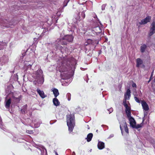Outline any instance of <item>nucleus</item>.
Here are the masks:
<instances>
[{
    "label": "nucleus",
    "instance_id": "nucleus-1",
    "mask_svg": "<svg viewBox=\"0 0 155 155\" xmlns=\"http://www.w3.org/2000/svg\"><path fill=\"white\" fill-rule=\"evenodd\" d=\"M70 62L69 60L66 58L63 57L61 58L58 62L57 69L61 73V76L63 79L67 77L66 72Z\"/></svg>",
    "mask_w": 155,
    "mask_h": 155
},
{
    "label": "nucleus",
    "instance_id": "nucleus-2",
    "mask_svg": "<svg viewBox=\"0 0 155 155\" xmlns=\"http://www.w3.org/2000/svg\"><path fill=\"white\" fill-rule=\"evenodd\" d=\"M74 37L72 35H65L62 39H58V41H55V43H57L58 45H56L57 48L61 50V52L63 53L64 51L67 53L68 51V49L66 47H62L59 45H66L67 44V41L68 42H72L73 39Z\"/></svg>",
    "mask_w": 155,
    "mask_h": 155
},
{
    "label": "nucleus",
    "instance_id": "nucleus-3",
    "mask_svg": "<svg viewBox=\"0 0 155 155\" xmlns=\"http://www.w3.org/2000/svg\"><path fill=\"white\" fill-rule=\"evenodd\" d=\"M67 124L69 131L72 132L75 126L74 117V115L70 114L67 115Z\"/></svg>",
    "mask_w": 155,
    "mask_h": 155
},
{
    "label": "nucleus",
    "instance_id": "nucleus-4",
    "mask_svg": "<svg viewBox=\"0 0 155 155\" xmlns=\"http://www.w3.org/2000/svg\"><path fill=\"white\" fill-rule=\"evenodd\" d=\"M34 78L38 80V84H42L44 81L43 71L41 69L38 70L33 73Z\"/></svg>",
    "mask_w": 155,
    "mask_h": 155
},
{
    "label": "nucleus",
    "instance_id": "nucleus-5",
    "mask_svg": "<svg viewBox=\"0 0 155 155\" xmlns=\"http://www.w3.org/2000/svg\"><path fill=\"white\" fill-rule=\"evenodd\" d=\"M94 18L95 20V22H94L92 26V28L95 31L97 35L98 34H99L101 32V30L100 27L99 26V23L101 25V23L96 15L94 17Z\"/></svg>",
    "mask_w": 155,
    "mask_h": 155
},
{
    "label": "nucleus",
    "instance_id": "nucleus-6",
    "mask_svg": "<svg viewBox=\"0 0 155 155\" xmlns=\"http://www.w3.org/2000/svg\"><path fill=\"white\" fill-rule=\"evenodd\" d=\"M84 9V8H82V9L80 10L79 12L75 15V18L77 20L80 21L84 18L85 16V10H84L82 12V10Z\"/></svg>",
    "mask_w": 155,
    "mask_h": 155
},
{
    "label": "nucleus",
    "instance_id": "nucleus-7",
    "mask_svg": "<svg viewBox=\"0 0 155 155\" xmlns=\"http://www.w3.org/2000/svg\"><path fill=\"white\" fill-rule=\"evenodd\" d=\"M24 71H25L28 69L31 68V66L33 64V62L26 59V60L24 62Z\"/></svg>",
    "mask_w": 155,
    "mask_h": 155
},
{
    "label": "nucleus",
    "instance_id": "nucleus-8",
    "mask_svg": "<svg viewBox=\"0 0 155 155\" xmlns=\"http://www.w3.org/2000/svg\"><path fill=\"white\" fill-rule=\"evenodd\" d=\"M151 17L150 16H147L144 19L141 20L139 23L140 25H145L148 22L150 21L151 20Z\"/></svg>",
    "mask_w": 155,
    "mask_h": 155
},
{
    "label": "nucleus",
    "instance_id": "nucleus-9",
    "mask_svg": "<svg viewBox=\"0 0 155 155\" xmlns=\"http://www.w3.org/2000/svg\"><path fill=\"white\" fill-rule=\"evenodd\" d=\"M155 33V21H153L151 24L149 35L151 36Z\"/></svg>",
    "mask_w": 155,
    "mask_h": 155
},
{
    "label": "nucleus",
    "instance_id": "nucleus-10",
    "mask_svg": "<svg viewBox=\"0 0 155 155\" xmlns=\"http://www.w3.org/2000/svg\"><path fill=\"white\" fill-rule=\"evenodd\" d=\"M136 67L138 68H144L145 66L143 64V60L140 58H138L136 59Z\"/></svg>",
    "mask_w": 155,
    "mask_h": 155
},
{
    "label": "nucleus",
    "instance_id": "nucleus-11",
    "mask_svg": "<svg viewBox=\"0 0 155 155\" xmlns=\"http://www.w3.org/2000/svg\"><path fill=\"white\" fill-rule=\"evenodd\" d=\"M141 104L143 109L145 111H147L149 110V107L146 102L144 101H141Z\"/></svg>",
    "mask_w": 155,
    "mask_h": 155
},
{
    "label": "nucleus",
    "instance_id": "nucleus-12",
    "mask_svg": "<svg viewBox=\"0 0 155 155\" xmlns=\"http://www.w3.org/2000/svg\"><path fill=\"white\" fill-rule=\"evenodd\" d=\"M131 91L129 89H128L127 91L124 94V98L127 100H129L130 97Z\"/></svg>",
    "mask_w": 155,
    "mask_h": 155
},
{
    "label": "nucleus",
    "instance_id": "nucleus-13",
    "mask_svg": "<svg viewBox=\"0 0 155 155\" xmlns=\"http://www.w3.org/2000/svg\"><path fill=\"white\" fill-rule=\"evenodd\" d=\"M37 91L42 98H44L46 97V95L45 94L43 91H41L38 89H37Z\"/></svg>",
    "mask_w": 155,
    "mask_h": 155
},
{
    "label": "nucleus",
    "instance_id": "nucleus-14",
    "mask_svg": "<svg viewBox=\"0 0 155 155\" xmlns=\"http://www.w3.org/2000/svg\"><path fill=\"white\" fill-rule=\"evenodd\" d=\"M51 91L53 92L55 97H57L59 95V93L58 90L57 89L53 88L51 89Z\"/></svg>",
    "mask_w": 155,
    "mask_h": 155
},
{
    "label": "nucleus",
    "instance_id": "nucleus-15",
    "mask_svg": "<svg viewBox=\"0 0 155 155\" xmlns=\"http://www.w3.org/2000/svg\"><path fill=\"white\" fill-rule=\"evenodd\" d=\"M128 118L130 121V125L133 128L134 127V125L136 124V122L134 118L132 117Z\"/></svg>",
    "mask_w": 155,
    "mask_h": 155
},
{
    "label": "nucleus",
    "instance_id": "nucleus-16",
    "mask_svg": "<svg viewBox=\"0 0 155 155\" xmlns=\"http://www.w3.org/2000/svg\"><path fill=\"white\" fill-rule=\"evenodd\" d=\"M27 105L25 104L23 106L21 110V113L22 114H25L27 112Z\"/></svg>",
    "mask_w": 155,
    "mask_h": 155
},
{
    "label": "nucleus",
    "instance_id": "nucleus-17",
    "mask_svg": "<svg viewBox=\"0 0 155 155\" xmlns=\"http://www.w3.org/2000/svg\"><path fill=\"white\" fill-rule=\"evenodd\" d=\"M98 148L100 150H102L104 147V143L102 142L98 141L97 144Z\"/></svg>",
    "mask_w": 155,
    "mask_h": 155
},
{
    "label": "nucleus",
    "instance_id": "nucleus-18",
    "mask_svg": "<svg viewBox=\"0 0 155 155\" xmlns=\"http://www.w3.org/2000/svg\"><path fill=\"white\" fill-rule=\"evenodd\" d=\"M93 136V134L92 133H89L87 134V137L85 138V139L87 140V142H89L91 140Z\"/></svg>",
    "mask_w": 155,
    "mask_h": 155
},
{
    "label": "nucleus",
    "instance_id": "nucleus-19",
    "mask_svg": "<svg viewBox=\"0 0 155 155\" xmlns=\"http://www.w3.org/2000/svg\"><path fill=\"white\" fill-rule=\"evenodd\" d=\"M53 102L54 104L56 106H59L60 104L59 101L58 99L56 98V97H55L53 99Z\"/></svg>",
    "mask_w": 155,
    "mask_h": 155
},
{
    "label": "nucleus",
    "instance_id": "nucleus-20",
    "mask_svg": "<svg viewBox=\"0 0 155 155\" xmlns=\"http://www.w3.org/2000/svg\"><path fill=\"white\" fill-rule=\"evenodd\" d=\"M8 22V21L6 19L3 20L2 18H0V25H4L5 26H7L6 24Z\"/></svg>",
    "mask_w": 155,
    "mask_h": 155
},
{
    "label": "nucleus",
    "instance_id": "nucleus-21",
    "mask_svg": "<svg viewBox=\"0 0 155 155\" xmlns=\"http://www.w3.org/2000/svg\"><path fill=\"white\" fill-rule=\"evenodd\" d=\"M41 151V155H47V150L44 148H41L39 149Z\"/></svg>",
    "mask_w": 155,
    "mask_h": 155
},
{
    "label": "nucleus",
    "instance_id": "nucleus-22",
    "mask_svg": "<svg viewBox=\"0 0 155 155\" xmlns=\"http://www.w3.org/2000/svg\"><path fill=\"white\" fill-rule=\"evenodd\" d=\"M11 98H9L7 101H6L5 107L7 108H8L9 107L10 104L11 103Z\"/></svg>",
    "mask_w": 155,
    "mask_h": 155
},
{
    "label": "nucleus",
    "instance_id": "nucleus-23",
    "mask_svg": "<svg viewBox=\"0 0 155 155\" xmlns=\"http://www.w3.org/2000/svg\"><path fill=\"white\" fill-rule=\"evenodd\" d=\"M147 46L145 44L142 45L140 48V51L142 53H143L147 48Z\"/></svg>",
    "mask_w": 155,
    "mask_h": 155
},
{
    "label": "nucleus",
    "instance_id": "nucleus-24",
    "mask_svg": "<svg viewBox=\"0 0 155 155\" xmlns=\"http://www.w3.org/2000/svg\"><path fill=\"white\" fill-rule=\"evenodd\" d=\"M95 31H94L93 29L89 31V32H88V33H89V35H91L93 36H94L95 35H97L96 33L95 32Z\"/></svg>",
    "mask_w": 155,
    "mask_h": 155
},
{
    "label": "nucleus",
    "instance_id": "nucleus-25",
    "mask_svg": "<svg viewBox=\"0 0 155 155\" xmlns=\"http://www.w3.org/2000/svg\"><path fill=\"white\" fill-rule=\"evenodd\" d=\"M144 121V120H143L142 123H141L140 124H138L136 125V124L134 125V127H133V128H135L136 129L142 127L143 126V123Z\"/></svg>",
    "mask_w": 155,
    "mask_h": 155
},
{
    "label": "nucleus",
    "instance_id": "nucleus-26",
    "mask_svg": "<svg viewBox=\"0 0 155 155\" xmlns=\"http://www.w3.org/2000/svg\"><path fill=\"white\" fill-rule=\"evenodd\" d=\"M123 125L124 126V130H125V132L127 133H129L128 129L127 128V124L126 122H124V124Z\"/></svg>",
    "mask_w": 155,
    "mask_h": 155
},
{
    "label": "nucleus",
    "instance_id": "nucleus-27",
    "mask_svg": "<svg viewBox=\"0 0 155 155\" xmlns=\"http://www.w3.org/2000/svg\"><path fill=\"white\" fill-rule=\"evenodd\" d=\"M6 43L5 42H1L0 43V50L3 49L4 46L6 45Z\"/></svg>",
    "mask_w": 155,
    "mask_h": 155
},
{
    "label": "nucleus",
    "instance_id": "nucleus-28",
    "mask_svg": "<svg viewBox=\"0 0 155 155\" xmlns=\"http://www.w3.org/2000/svg\"><path fill=\"white\" fill-rule=\"evenodd\" d=\"M125 112H126V113L127 114V117L128 118H129L131 117H132L131 116V113L130 110L125 111Z\"/></svg>",
    "mask_w": 155,
    "mask_h": 155
},
{
    "label": "nucleus",
    "instance_id": "nucleus-29",
    "mask_svg": "<svg viewBox=\"0 0 155 155\" xmlns=\"http://www.w3.org/2000/svg\"><path fill=\"white\" fill-rule=\"evenodd\" d=\"M41 123V122H38V123H34V127L35 128H38L39 127L40 124Z\"/></svg>",
    "mask_w": 155,
    "mask_h": 155
},
{
    "label": "nucleus",
    "instance_id": "nucleus-30",
    "mask_svg": "<svg viewBox=\"0 0 155 155\" xmlns=\"http://www.w3.org/2000/svg\"><path fill=\"white\" fill-rule=\"evenodd\" d=\"M66 97L68 98V101L71 100V94L70 93H68L66 94Z\"/></svg>",
    "mask_w": 155,
    "mask_h": 155
},
{
    "label": "nucleus",
    "instance_id": "nucleus-31",
    "mask_svg": "<svg viewBox=\"0 0 155 155\" xmlns=\"http://www.w3.org/2000/svg\"><path fill=\"white\" fill-rule=\"evenodd\" d=\"M0 128L3 130H5V127L2 125V121H0Z\"/></svg>",
    "mask_w": 155,
    "mask_h": 155
},
{
    "label": "nucleus",
    "instance_id": "nucleus-32",
    "mask_svg": "<svg viewBox=\"0 0 155 155\" xmlns=\"http://www.w3.org/2000/svg\"><path fill=\"white\" fill-rule=\"evenodd\" d=\"M126 100L127 99L124 98L123 100V104L125 107H126L128 106Z\"/></svg>",
    "mask_w": 155,
    "mask_h": 155
},
{
    "label": "nucleus",
    "instance_id": "nucleus-33",
    "mask_svg": "<svg viewBox=\"0 0 155 155\" xmlns=\"http://www.w3.org/2000/svg\"><path fill=\"white\" fill-rule=\"evenodd\" d=\"M134 99H135V100L136 101V102H137V103H140V101H141L137 97H134Z\"/></svg>",
    "mask_w": 155,
    "mask_h": 155
},
{
    "label": "nucleus",
    "instance_id": "nucleus-34",
    "mask_svg": "<svg viewBox=\"0 0 155 155\" xmlns=\"http://www.w3.org/2000/svg\"><path fill=\"white\" fill-rule=\"evenodd\" d=\"M87 2V1H85L84 0L83 2H82L81 1H79L78 2V3L80 5H84L85 3Z\"/></svg>",
    "mask_w": 155,
    "mask_h": 155
},
{
    "label": "nucleus",
    "instance_id": "nucleus-35",
    "mask_svg": "<svg viewBox=\"0 0 155 155\" xmlns=\"http://www.w3.org/2000/svg\"><path fill=\"white\" fill-rule=\"evenodd\" d=\"M125 107V111L130 110V107H129L128 106V105L127 106Z\"/></svg>",
    "mask_w": 155,
    "mask_h": 155
},
{
    "label": "nucleus",
    "instance_id": "nucleus-36",
    "mask_svg": "<svg viewBox=\"0 0 155 155\" xmlns=\"http://www.w3.org/2000/svg\"><path fill=\"white\" fill-rule=\"evenodd\" d=\"M68 1L67 0H65L64 2V7L66 6L67 4Z\"/></svg>",
    "mask_w": 155,
    "mask_h": 155
},
{
    "label": "nucleus",
    "instance_id": "nucleus-37",
    "mask_svg": "<svg viewBox=\"0 0 155 155\" xmlns=\"http://www.w3.org/2000/svg\"><path fill=\"white\" fill-rule=\"evenodd\" d=\"M107 110L109 111V114H110L111 112H112L113 110V109L112 108H110L109 109H108Z\"/></svg>",
    "mask_w": 155,
    "mask_h": 155
},
{
    "label": "nucleus",
    "instance_id": "nucleus-38",
    "mask_svg": "<svg viewBox=\"0 0 155 155\" xmlns=\"http://www.w3.org/2000/svg\"><path fill=\"white\" fill-rule=\"evenodd\" d=\"M105 6H106V5L105 4H104L102 5V6H101V9L102 10H104L105 9Z\"/></svg>",
    "mask_w": 155,
    "mask_h": 155
},
{
    "label": "nucleus",
    "instance_id": "nucleus-39",
    "mask_svg": "<svg viewBox=\"0 0 155 155\" xmlns=\"http://www.w3.org/2000/svg\"><path fill=\"white\" fill-rule=\"evenodd\" d=\"M26 132L28 134H31L33 133V131L31 130H27L26 131Z\"/></svg>",
    "mask_w": 155,
    "mask_h": 155
},
{
    "label": "nucleus",
    "instance_id": "nucleus-40",
    "mask_svg": "<svg viewBox=\"0 0 155 155\" xmlns=\"http://www.w3.org/2000/svg\"><path fill=\"white\" fill-rule=\"evenodd\" d=\"M132 86L133 87H135L136 88L137 86L136 84L134 83H133L132 84Z\"/></svg>",
    "mask_w": 155,
    "mask_h": 155
},
{
    "label": "nucleus",
    "instance_id": "nucleus-41",
    "mask_svg": "<svg viewBox=\"0 0 155 155\" xmlns=\"http://www.w3.org/2000/svg\"><path fill=\"white\" fill-rule=\"evenodd\" d=\"M33 83L35 85H36L37 83L38 84V80L37 81H35Z\"/></svg>",
    "mask_w": 155,
    "mask_h": 155
},
{
    "label": "nucleus",
    "instance_id": "nucleus-42",
    "mask_svg": "<svg viewBox=\"0 0 155 155\" xmlns=\"http://www.w3.org/2000/svg\"><path fill=\"white\" fill-rule=\"evenodd\" d=\"M114 136V135L113 134H111L110 135V136L109 137V138H110L112 137H113Z\"/></svg>",
    "mask_w": 155,
    "mask_h": 155
},
{
    "label": "nucleus",
    "instance_id": "nucleus-43",
    "mask_svg": "<svg viewBox=\"0 0 155 155\" xmlns=\"http://www.w3.org/2000/svg\"><path fill=\"white\" fill-rule=\"evenodd\" d=\"M26 53H25L24 52L23 53H22V56L21 57L23 58L24 56L25 55Z\"/></svg>",
    "mask_w": 155,
    "mask_h": 155
},
{
    "label": "nucleus",
    "instance_id": "nucleus-44",
    "mask_svg": "<svg viewBox=\"0 0 155 155\" xmlns=\"http://www.w3.org/2000/svg\"><path fill=\"white\" fill-rule=\"evenodd\" d=\"M122 125H120V129L121 131V133L122 134H123V132H122Z\"/></svg>",
    "mask_w": 155,
    "mask_h": 155
},
{
    "label": "nucleus",
    "instance_id": "nucleus-45",
    "mask_svg": "<svg viewBox=\"0 0 155 155\" xmlns=\"http://www.w3.org/2000/svg\"><path fill=\"white\" fill-rule=\"evenodd\" d=\"M133 95L134 96V97H137V93H136V94L134 93Z\"/></svg>",
    "mask_w": 155,
    "mask_h": 155
},
{
    "label": "nucleus",
    "instance_id": "nucleus-46",
    "mask_svg": "<svg viewBox=\"0 0 155 155\" xmlns=\"http://www.w3.org/2000/svg\"><path fill=\"white\" fill-rule=\"evenodd\" d=\"M71 155H75V153L74 152H73Z\"/></svg>",
    "mask_w": 155,
    "mask_h": 155
},
{
    "label": "nucleus",
    "instance_id": "nucleus-47",
    "mask_svg": "<svg viewBox=\"0 0 155 155\" xmlns=\"http://www.w3.org/2000/svg\"><path fill=\"white\" fill-rule=\"evenodd\" d=\"M151 78H150V79H149V81H148V83H149L150 82V81L151 80Z\"/></svg>",
    "mask_w": 155,
    "mask_h": 155
},
{
    "label": "nucleus",
    "instance_id": "nucleus-48",
    "mask_svg": "<svg viewBox=\"0 0 155 155\" xmlns=\"http://www.w3.org/2000/svg\"><path fill=\"white\" fill-rule=\"evenodd\" d=\"M152 76H153V74H151V77H150V78H151V77H152Z\"/></svg>",
    "mask_w": 155,
    "mask_h": 155
},
{
    "label": "nucleus",
    "instance_id": "nucleus-49",
    "mask_svg": "<svg viewBox=\"0 0 155 155\" xmlns=\"http://www.w3.org/2000/svg\"><path fill=\"white\" fill-rule=\"evenodd\" d=\"M55 154L56 155H58L57 152L55 153Z\"/></svg>",
    "mask_w": 155,
    "mask_h": 155
},
{
    "label": "nucleus",
    "instance_id": "nucleus-50",
    "mask_svg": "<svg viewBox=\"0 0 155 155\" xmlns=\"http://www.w3.org/2000/svg\"><path fill=\"white\" fill-rule=\"evenodd\" d=\"M88 41H90V39H89V40H88Z\"/></svg>",
    "mask_w": 155,
    "mask_h": 155
},
{
    "label": "nucleus",
    "instance_id": "nucleus-51",
    "mask_svg": "<svg viewBox=\"0 0 155 155\" xmlns=\"http://www.w3.org/2000/svg\"><path fill=\"white\" fill-rule=\"evenodd\" d=\"M97 131H98V130H96V132H97Z\"/></svg>",
    "mask_w": 155,
    "mask_h": 155
}]
</instances>
